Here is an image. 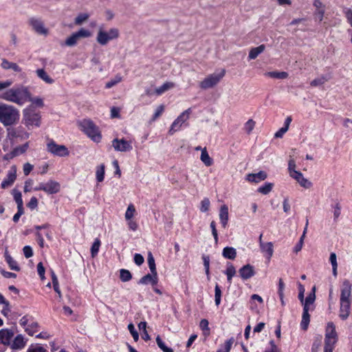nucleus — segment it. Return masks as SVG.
<instances>
[{"instance_id":"obj_1","label":"nucleus","mask_w":352,"mask_h":352,"mask_svg":"<svg viewBox=\"0 0 352 352\" xmlns=\"http://www.w3.org/2000/svg\"><path fill=\"white\" fill-rule=\"evenodd\" d=\"M30 96V89L28 87L18 85L9 88L0 94V99L23 106L27 102Z\"/></svg>"},{"instance_id":"obj_2","label":"nucleus","mask_w":352,"mask_h":352,"mask_svg":"<svg viewBox=\"0 0 352 352\" xmlns=\"http://www.w3.org/2000/svg\"><path fill=\"white\" fill-rule=\"evenodd\" d=\"M20 118L19 111L13 105L0 102V122L5 126L16 124Z\"/></svg>"},{"instance_id":"obj_3","label":"nucleus","mask_w":352,"mask_h":352,"mask_svg":"<svg viewBox=\"0 0 352 352\" xmlns=\"http://www.w3.org/2000/svg\"><path fill=\"white\" fill-rule=\"evenodd\" d=\"M78 126L91 140L100 142L102 135L98 127L89 119L78 122Z\"/></svg>"},{"instance_id":"obj_4","label":"nucleus","mask_w":352,"mask_h":352,"mask_svg":"<svg viewBox=\"0 0 352 352\" xmlns=\"http://www.w3.org/2000/svg\"><path fill=\"white\" fill-rule=\"evenodd\" d=\"M338 340L336 326L332 322H329L325 329L324 352H333Z\"/></svg>"},{"instance_id":"obj_5","label":"nucleus","mask_w":352,"mask_h":352,"mask_svg":"<svg viewBox=\"0 0 352 352\" xmlns=\"http://www.w3.org/2000/svg\"><path fill=\"white\" fill-rule=\"evenodd\" d=\"M120 36L118 29L113 28L106 31L103 27H99L96 40L97 43L102 45H107L111 41L117 39Z\"/></svg>"},{"instance_id":"obj_6","label":"nucleus","mask_w":352,"mask_h":352,"mask_svg":"<svg viewBox=\"0 0 352 352\" xmlns=\"http://www.w3.org/2000/svg\"><path fill=\"white\" fill-rule=\"evenodd\" d=\"M41 115L33 110L31 107L23 110V123L30 129L32 126L39 127L41 125Z\"/></svg>"},{"instance_id":"obj_7","label":"nucleus","mask_w":352,"mask_h":352,"mask_svg":"<svg viewBox=\"0 0 352 352\" xmlns=\"http://www.w3.org/2000/svg\"><path fill=\"white\" fill-rule=\"evenodd\" d=\"M226 71L222 69L219 74H212L206 77L199 83V87L203 89H208L217 85L225 76Z\"/></svg>"},{"instance_id":"obj_8","label":"nucleus","mask_w":352,"mask_h":352,"mask_svg":"<svg viewBox=\"0 0 352 352\" xmlns=\"http://www.w3.org/2000/svg\"><path fill=\"white\" fill-rule=\"evenodd\" d=\"M190 113V108H188V109L183 111L172 123L168 131V133L170 135H173L176 131H178L181 129L182 124L189 119Z\"/></svg>"},{"instance_id":"obj_9","label":"nucleus","mask_w":352,"mask_h":352,"mask_svg":"<svg viewBox=\"0 0 352 352\" xmlns=\"http://www.w3.org/2000/svg\"><path fill=\"white\" fill-rule=\"evenodd\" d=\"M28 24L37 34L45 36L48 35L49 30L45 26L44 22L40 18H30L28 20Z\"/></svg>"},{"instance_id":"obj_10","label":"nucleus","mask_w":352,"mask_h":352,"mask_svg":"<svg viewBox=\"0 0 352 352\" xmlns=\"http://www.w3.org/2000/svg\"><path fill=\"white\" fill-rule=\"evenodd\" d=\"M47 149L48 152L54 155L64 157L69 155L68 149L65 146L57 144L53 140L47 144Z\"/></svg>"},{"instance_id":"obj_11","label":"nucleus","mask_w":352,"mask_h":352,"mask_svg":"<svg viewBox=\"0 0 352 352\" xmlns=\"http://www.w3.org/2000/svg\"><path fill=\"white\" fill-rule=\"evenodd\" d=\"M112 146L116 151L128 152L132 150L133 146L130 141L124 138H115L112 140Z\"/></svg>"},{"instance_id":"obj_12","label":"nucleus","mask_w":352,"mask_h":352,"mask_svg":"<svg viewBox=\"0 0 352 352\" xmlns=\"http://www.w3.org/2000/svg\"><path fill=\"white\" fill-rule=\"evenodd\" d=\"M351 283L347 279L344 280L340 287L341 294L340 302L351 301Z\"/></svg>"},{"instance_id":"obj_13","label":"nucleus","mask_w":352,"mask_h":352,"mask_svg":"<svg viewBox=\"0 0 352 352\" xmlns=\"http://www.w3.org/2000/svg\"><path fill=\"white\" fill-rule=\"evenodd\" d=\"M14 335V331L9 329H2L0 330V344L6 346H10Z\"/></svg>"},{"instance_id":"obj_14","label":"nucleus","mask_w":352,"mask_h":352,"mask_svg":"<svg viewBox=\"0 0 352 352\" xmlns=\"http://www.w3.org/2000/svg\"><path fill=\"white\" fill-rule=\"evenodd\" d=\"M239 273L243 280H248L255 274L254 267L250 264H247L239 269Z\"/></svg>"},{"instance_id":"obj_15","label":"nucleus","mask_w":352,"mask_h":352,"mask_svg":"<svg viewBox=\"0 0 352 352\" xmlns=\"http://www.w3.org/2000/svg\"><path fill=\"white\" fill-rule=\"evenodd\" d=\"M292 178H294L302 187L305 188H310L312 186V183L309 181L307 179L303 177V175L298 171L293 172L292 175H291Z\"/></svg>"},{"instance_id":"obj_16","label":"nucleus","mask_w":352,"mask_h":352,"mask_svg":"<svg viewBox=\"0 0 352 352\" xmlns=\"http://www.w3.org/2000/svg\"><path fill=\"white\" fill-rule=\"evenodd\" d=\"M158 282V277H157V273L155 272H151V274H148L143 277H142L138 283L141 285H148L151 284L153 286L157 285Z\"/></svg>"},{"instance_id":"obj_17","label":"nucleus","mask_w":352,"mask_h":352,"mask_svg":"<svg viewBox=\"0 0 352 352\" xmlns=\"http://www.w3.org/2000/svg\"><path fill=\"white\" fill-rule=\"evenodd\" d=\"M44 192L47 194H55L60 190V184L54 180H50L47 183H44Z\"/></svg>"},{"instance_id":"obj_18","label":"nucleus","mask_w":352,"mask_h":352,"mask_svg":"<svg viewBox=\"0 0 352 352\" xmlns=\"http://www.w3.org/2000/svg\"><path fill=\"white\" fill-rule=\"evenodd\" d=\"M25 344L26 342L25 341L23 336L19 334L11 342L10 346L13 350H20L25 346Z\"/></svg>"},{"instance_id":"obj_19","label":"nucleus","mask_w":352,"mask_h":352,"mask_svg":"<svg viewBox=\"0 0 352 352\" xmlns=\"http://www.w3.org/2000/svg\"><path fill=\"white\" fill-rule=\"evenodd\" d=\"M261 250L264 256L270 259L274 254L273 243L272 242L264 243L261 241Z\"/></svg>"},{"instance_id":"obj_20","label":"nucleus","mask_w":352,"mask_h":352,"mask_svg":"<svg viewBox=\"0 0 352 352\" xmlns=\"http://www.w3.org/2000/svg\"><path fill=\"white\" fill-rule=\"evenodd\" d=\"M219 219L222 227L226 228L229 219L228 207L226 205H223L221 206L219 210Z\"/></svg>"},{"instance_id":"obj_21","label":"nucleus","mask_w":352,"mask_h":352,"mask_svg":"<svg viewBox=\"0 0 352 352\" xmlns=\"http://www.w3.org/2000/svg\"><path fill=\"white\" fill-rule=\"evenodd\" d=\"M267 174L264 171H260L257 173H250L247 175L246 179L250 182L258 183L266 179Z\"/></svg>"},{"instance_id":"obj_22","label":"nucleus","mask_w":352,"mask_h":352,"mask_svg":"<svg viewBox=\"0 0 352 352\" xmlns=\"http://www.w3.org/2000/svg\"><path fill=\"white\" fill-rule=\"evenodd\" d=\"M340 317L342 320H345L348 318L350 314L351 301L340 302Z\"/></svg>"},{"instance_id":"obj_23","label":"nucleus","mask_w":352,"mask_h":352,"mask_svg":"<svg viewBox=\"0 0 352 352\" xmlns=\"http://www.w3.org/2000/svg\"><path fill=\"white\" fill-rule=\"evenodd\" d=\"M16 178V171H9L6 178L1 183V188H6L12 185Z\"/></svg>"},{"instance_id":"obj_24","label":"nucleus","mask_w":352,"mask_h":352,"mask_svg":"<svg viewBox=\"0 0 352 352\" xmlns=\"http://www.w3.org/2000/svg\"><path fill=\"white\" fill-rule=\"evenodd\" d=\"M265 50V45L262 44L258 47H252L250 49L248 54V58L250 60L255 59L259 54L263 53Z\"/></svg>"},{"instance_id":"obj_25","label":"nucleus","mask_w":352,"mask_h":352,"mask_svg":"<svg viewBox=\"0 0 352 352\" xmlns=\"http://www.w3.org/2000/svg\"><path fill=\"white\" fill-rule=\"evenodd\" d=\"M1 67L4 69H12L16 72L21 71V67L15 63H12L6 59H3L1 62Z\"/></svg>"},{"instance_id":"obj_26","label":"nucleus","mask_w":352,"mask_h":352,"mask_svg":"<svg viewBox=\"0 0 352 352\" xmlns=\"http://www.w3.org/2000/svg\"><path fill=\"white\" fill-rule=\"evenodd\" d=\"M316 287H314L312 288V292L307 296V297L304 300V302H302L303 304V309H307V310H309V305H312L316 300Z\"/></svg>"},{"instance_id":"obj_27","label":"nucleus","mask_w":352,"mask_h":352,"mask_svg":"<svg viewBox=\"0 0 352 352\" xmlns=\"http://www.w3.org/2000/svg\"><path fill=\"white\" fill-rule=\"evenodd\" d=\"M36 73L38 77L42 79L46 83L51 85L54 82V79H52L43 69H38L36 71Z\"/></svg>"},{"instance_id":"obj_28","label":"nucleus","mask_w":352,"mask_h":352,"mask_svg":"<svg viewBox=\"0 0 352 352\" xmlns=\"http://www.w3.org/2000/svg\"><path fill=\"white\" fill-rule=\"evenodd\" d=\"M4 256L7 263L8 264L11 270L17 272L20 270V267L18 266L16 261L12 258V257L8 254L7 250H6L5 252Z\"/></svg>"},{"instance_id":"obj_29","label":"nucleus","mask_w":352,"mask_h":352,"mask_svg":"<svg viewBox=\"0 0 352 352\" xmlns=\"http://www.w3.org/2000/svg\"><path fill=\"white\" fill-rule=\"evenodd\" d=\"M222 255L226 258L234 260L236 256V251L234 248L226 247L223 250Z\"/></svg>"},{"instance_id":"obj_30","label":"nucleus","mask_w":352,"mask_h":352,"mask_svg":"<svg viewBox=\"0 0 352 352\" xmlns=\"http://www.w3.org/2000/svg\"><path fill=\"white\" fill-rule=\"evenodd\" d=\"M200 159L206 166H210L213 163L212 159L210 157L209 154L208 153L206 148H204L203 149H201Z\"/></svg>"},{"instance_id":"obj_31","label":"nucleus","mask_w":352,"mask_h":352,"mask_svg":"<svg viewBox=\"0 0 352 352\" xmlns=\"http://www.w3.org/2000/svg\"><path fill=\"white\" fill-rule=\"evenodd\" d=\"M310 322V316L309 314V311L307 309H303V313L302 316V321L300 323V326L302 329L307 330Z\"/></svg>"},{"instance_id":"obj_32","label":"nucleus","mask_w":352,"mask_h":352,"mask_svg":"<svg viewBox=\"0 0 352 352\" xmlns=\"http://www.w3.org/2000/svg\"><path fill=\"white\" fill-rule=\"evenodd\" d=\"M265 76L277 79H285L288 77V74L285 72H268L265 74Z\"/></svg>"},{"instance_id":"obj_33","label":"nucleus","mask_w":352,"mask_h":352,"mask_svg":"<svg viewBox=\"0 0 352 352\" xmlns=\"http://www.w3.org/2000/svg\"><path fill=\"white\" fill-rule=\"evenodd\" d=\"M175 84L171 82H167L164 83L162 86L155 89V92L157 95H161L165 91L174 87Z\"/></svg>"},{"instance_id":"obj_34","label":"nucleus","mask_w":352,"mask_h":352,"mask_svg":"<svg viewBox=\"0 0 352 352\" xmlns=\"http://www.w3.org/2000/svg\"><path fill=\"white\" fill-rule=\"evenodd\" d=\"M225 274L227 276L228 282L230 284H231L232 279L233 276H234L236 274V269L232 264H231V263L228 264L227 269L225 272Z\"/></svg>"},{"instance_id":"obj_35","label":"nucleus","mask_w":352,"mask_h":352,"mask_svg":"<svg viewBox=\"0 0 352 352\" xmlns=\"http://www.w3.org/2000/svg\"><path fill=\"white\" fill-rule=\"evenodd\" d=\"M89 14L88 13H80L76 17L74 23L77 25H80L85 23L89 19Z\"/></svg>"},{"instance_id":"obj_36","label":"nucleus","mask_w":352,"mask_h":352,"mask_svg":"<svg viewBox=\"0 0 352 352\" xmlns=\"http://www.w3.org/2000/svg\"><path fill=\"white\" fill-rule=\"evenodd\" d=\"M104 168L105 166L103 164L98 166L96 168V176L98 182H101L104 178Z\"/></svg>"},{"instance_id":"obj_37","label":"nucleus","mask_w":352,"mask_h":352,"mask_svg":"<svg viewBox=\"0 0 352 352\" xmlns=\"http://www.w3.org/2000/svg\"><path fill=\"white\" fill-rule=\"evenodd\" d=\"M136 212L135 206L133 204H129L128 208L125 212L124 217L126 221L131 220L132 218L135 216Z\"/></svg>"},{"instance_id":"obj_38","label":"nucleus","mask_w":352,"mask_h":352,"mask_svg":"<svg viewBox=\"0 0 352 352\" xmlns=\"http://www.w3.org/2000/svg\"><path fill=\"white\" fill-rule=\"evenodd\" d=\"M322 336L318 335L315 337L311 346V352H318L321 346Z\"/></svg>"},{"instance_id":"obj_39","label":"nucleus","mask_w":352,"mask_h":352,"mask_svg":"<svg viewBox=\"0 0 352 352\" xmlns=\"http://www.w3.org/2000/svg\"><path fill=\"white\" fill-rule=\"evenodd\" d=\"M122 80V78L120 75L118 74L116 75L113 78L111 79L109 81H108L105 87L107 89H110L113 87V86L116 85L119 82H120Z\"/></svg>"},{"instance_id":"obj_40","label":"nucleus","mask_w":352,"mask_h":352,"mask_svg":"<svg viewBox=\"0 0 352 352\" xmlns=\"http://www.w3.org/2000/svg\"><path fill=\"white\" fill-rule=\"evenodd\" d=\"M120 278L122 282H127L132 278V275L129 270L122 269L120 271Z\"/></svg>"},{"instance_id":"obj_41","label":"nucleus","mask_w":352,"mask_h":352,"mask_svg":"<svg viewBox=\"0 0 352 352\" xmlns=\"http://www.w3.org/2000/svg\"><path fill=\"white\" fill-rule=\"evenodd\" d=\"M78 38V39L82 38H89L92 36V33L87 29L80 28L78 31L75 32Z\"/></svg>"},{"instance_id":"obj_42","label":"nucleus","mask_w":352,"mask_h":352,"mask_svg":"<svg viewBox=\"0 0 352 352\" xmlns=\"http://www.w3.org/2000/svg\"><path fill=\"white\" fill-rule=\"evenodd\" d=\"M30 102L32 103V104H34L35 106L38 107H42L44 105L43 99L41 98H33L32 96V94L30 91L29 98L27 99V102Z\"/></svg>"},{"instance_id":"obj_43","label":"nucleus","mask_w":352,"mask_h":352,"mask_svg":"<svg viewBox=\"0 0 352 352\" xmlns=\"http://www.w3.org/2000/svg\"><path fill=\"white\" fill-rule=\"evenodd\" d=\"M78 40L76 34L74 32L66 39L65 45L69 47L74 46L77 44Z\"/></svg>"},{"instance_id":"obj_44","label":"nucleus","mask_w":352,"mask_h":352,"mask_svg":"<svg viewBox=\"0 0 352 352\" xmlns=\"http://www.w3.org/2000/svg\"><path fill=\"white\" fill-rule=\"evenodd\" d=\"M208 321L206 319H202L199 323L200 329L204 331V336H208L210 334V329L208 327Z\"/></svg>"},{"instance_id":"obj_45","label":"nucleus","mask_w":352,"mask_h":352,"mask_svg":"<svg viewBox=\"0 0 352 352\" xmlns=\"http://www.w3.org/2000/svg\"><path fill=\"white\" fill-rule=\"evenodd\" d=\"M100 246V241L98 239H96L91 248V256L93 258H94L98 254Z\"/></svg>"},{"instance_id":"obj_46","label":"nucleus","mask_w":352,"mask_h":352,"mask_svg":"<svg viewBox=\"0 0 352 352\" xmlns=\"http://www.w3.org/2000/svg\"><path fill=\"white\" fill-rule=\"evenodd\" d=\"M327 80H328V79L325 76H320L319 78H317L313 80L311 82L310 85L312 87H317V86H320V85H323Z\"/></svg>"},{"instance_id":"obj_47","label":"nucleus","mask_w":352,"mask_h":352,"mask_svg":"<svg viewBox=\"0 0 352 352\" xmlns=\"http://www.w3.org/2000/svg\"><path fill=\"white\" fill-rule=\"evenodd\" d=\"M156 342L159 348H160L163 351V352H173L172 349L168 348L165 345V344L163 342V341L161 340L159 336L156 338Z\"/></svg>"},{"instance_id":"obj_48","label":"nucleus","mask_w":352,"mask_h":352,"mask_svg":"<svg viewBox=\"0 0 352 352\" xmlns=\"http://www.w3.org/2000/svg\"><path fill=\"white\" fill-rule=\"evenodd\" d=\"M256 122L252 120H248L244 126V129L248 134H250L255 126Z\"/></svg>"},{"instance_id":"obj_49","label":"nucleus","mask_w":352,"mask_h":352,"mask_svg":"<svg viewBox=\"0 0 352 352\" xmlns=\"http://www.w3.org/2000/svg\"><path fill=\"white\" fill-rule=\"evenodd\" d=\"M313 6L315 8V11L326 10V5L322 0H314Z\"/></svg>"},{"instance_id":"obj_50","label":"nucleus","mask_w":352,"mask_h":352,"mask_svg":"<svg viewBox=\"0 0 352 352\" xmlns=\"http://www.w3.org/2000/svg\"><path fill=\"white\" fill-rule=\"evenodd\" d=\"M221 291L220 289V287L218 285H216L215 289H214V301L217 306H219V305L221 302Z\"/></svg>"},{"instance_id":"obj_51","label":"nucleus","mask_w":352,"mask_h":352,"mask_svg":"<svg viewBox=\"0 0 352 352\" xmlns=\"http://www.w3.org/2000/svg\"><path fill=\"white\" fill-rule=\"evenodd\" d=\"M272 189V184L271 183L265 184L264 186L258 188V191L263 195L268 194Z\"/></svg>"},{"instance_id":"obj_52","label":"nucleus","mask_w":352,"mask_h":352,"mask_svg":"<svg viewBox=\"0 0 352 352\" xmlns=\"http://www.w3.org/2000/svg\"><path fill=\"white\" fill-rule=\"evenodd\" d=\"M148 267H149L151 272H157L155 259H154L153 255L151 254V253H149V254L148 256Z\"/></svg>"},{"instance_id":"obj_53","label":"nucleus","mask_w":352,"mask_h":352,"mask_svg":"<svg viewBox=\"0 0 352 352\" xmlns=\"http://www.w3.org/2000/svg\"><path fill=\"white\" fill-rule=\"evenodd\" d=\"M210 200L208 199V198H204L201 201V207H200V210L202 212H207L208 210H209V208H210Z\"/></svg>"},{"instance_id":"obj_54","label":"nucleus","mask_w":352,"mask_h":352,"mask_svg":"<svg viewBox=\"0 0 352 352\" xmlns=\"http://www.w3.org/2000/svg\"><path fill=\"white\" fill-rule=\"evenodd\" d=\"M13 196L17 205H23L22 195L20 191L13 190Z\"/></svg>"},{"instance_id":"obj_55","label":"nucleus","mask_w":352,"mask_h":352,"mask_svg":"<svg viewBox=\"0 0 352 352\" xmlns=\"http://www.w3.org/2000/svg\"><path fill=\"white\" fill-rule=\"evenodd\" d=\"M28 146H29L28 143H25V144L22 145L21 146L16 148L13 151L14 155H17L19 154H22V153H25L27 151Z\"/></svg>"},{"instance_id":"obj_56","label":"nucleus","mask_w":352,"mask_h":352,"mask_svg":"<svg viewBox=\"0 0 352 352\" xmlns=\"http://www.w3.org/2000/svg\"><path fill=\"white\" fill-rule=\"evenodd\" d=\"M12 81L11 80H6L4 81H0V91H5L12 85Z\"/></svg>"},{"instance_id":"obj_57","label":"nucleus","mask_w":352,"mask_h":352,"mask_svg":"<svg viewBox=\"0 0 352 352\" xmlns=\"http://www.w3.org/2000/svg\"><path fill=\"white\" fill-rule=\"evenodd\" d=\"M128 329L130 331L131 334L132 335L133 340L135 341H138L139 338V335L137 331L135 329L134 325L132 323L128 325Z\"/></svg>"},{"instance_id":"obj_58","label":"nucleus","mask_w":352,"mask_h":352,"mask_svg":"<svg viewBox=\"0 0 352 352\" xmlns=\"http://www.w3.org/2000/svg\"><path fill=\"white\" fill-rule=\"evenodd\" d=\"M210 228H211V231H212V234L214 236V242L216 244H217L218 243V234H217V229H216V223L214 221H212L211 223H210Z\"/></svg>"},{"instance_id":"obj_59","label":"nucleus","mask_w":352,"mask_h":352,"mask_svg":"<svg viewBox=\"0 0 352 352\" xmlns=\"http://www.w3.org/2000/svg\"><path fill=\"white\" fill-rule=\"evenodd\" d=\"M325 11L326 10L314 11V16L315 19L318 20L319 22H321L324 19Z\"/></svg>"},{"instance_id":"obj_60","label":"nucleus","mask_w":352,"mask_h":352,"mask_svg":"<svg viewBox=\"0 0 352 352\" xmlns=\"http://www.w3.org/2000/svg\"><path fill=\"white\" fill-rule=\"evenodd\" d=\"M164 110V107L163 105L157 107L152 118V121H155L157 118H159L162 114Z\"/></svg>"},{"instance_id":"obj_61","label":"nucleus","mask_w":352,"mask_h":352,"mask_svg":"<svg viewBox=\"0 0 352 352\" xmlns=\"http://www.w3.org/2000/svg\"><path fill=\"white\" fill-rule=\"evenodd\" d=\"M27 206L30 208L31 210L35 209L38 206V200L35 197H32L28 204H27Z\"/></svg>"},{"instance_id":"obj_62","label":"nucleus","mask_w":352,"mask_h":352,"mask_svg":"<svg viewBox=\"0 0 352 352\" xmlns=\"http://www.w3.org/2000/svg\"><path fill=\"white\" fill-rule=\"evenodd\" d=\"M344 13L345 17H346L348 23L352 27V10L350 8H346L344 11Z\"/></svg>"},{"instance_id":"obj_63","label":"nucleus","mask_w":352,"mask_h":352,"mask_svg":"<svg viewBox=\"0 0 352 352\" xmlns=\"http://www.w3.org/2000/svg\"><path fill=\"white\" fill-rule=\"evenodd\" d=\"M24 256L25 258H28L32 256L33 255V251L30 246L26 245L23 249Z\"/></svg>"},{"instance_id":"obj_64","label":"nucleus","mask_w":352,"mask_h":352,"mask_svg":"<svg viewBox=\"0 0 352 352\" xmlns=\"http://www.w3.org/2000/svg\"><path fill=\"white\" fill-rule=\"evenodd\" d=\"M28 352H47V351L43 346H36L29 348Z\"/></svg>"}]
</instances>
